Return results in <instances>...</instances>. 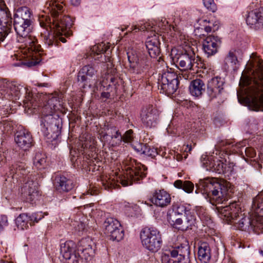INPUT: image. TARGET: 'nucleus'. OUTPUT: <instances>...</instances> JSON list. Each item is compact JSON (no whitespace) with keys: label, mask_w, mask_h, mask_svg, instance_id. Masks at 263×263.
<instances>
[{"label":"nucleus","mask_w":263,"mask_h":263,"mask_svg":"<svg viewBox=\"0 0 263 263\" xmlns=\"http://www.w3.org/2000/svg\"><path fill=\"white\" fill-rule=\"evenodd\" d=\"M219 212L221 217L225 218L236 229L248 232L251 231L258 233L259 231L263 232V229L257 227V217L251 212L249 216H244L236 202H230L229 205L221 207Z\"/></svg>","instance_id":"7ed1b4c3"},{"label":"nucleus","mask_w":263,"mask_h":263,"mask_svg":"<svg viewBox=\"0 0 263 263\" xmlns=\"http://www.w3.org/2000/svg\"><path fill=\"white\" fill-rule=\"evenodd\" d=\"M127 58L129 62V70L131 72L140 74L147 69L149 65L148 60L140 59L133 52H127Z\"/></svg>","instance_id":"a211bd4d"},{"label":"nucleus","mask_w":263,"mask_h":263,"mask_svg":"<svg viewBox=\"0 0 263 263\" xmlns=\"http://www.w3.org/2000/svg\"><path fill=\"white\" fill-rule=\"evenodd\" d=\"M257 165H258V166L259 168H261V165H260V164H257Z\"/></svg>","instance_id":"774afa93"},{"label":"nucleus","mask_w":263,"mask_h":263,"mask_svg":"<svg viewBox=\"0 0 263 263\" xmlns=\"http://www.w3.org/2000/svg\"><path fill=\"white\" fill-rule=\"evenodd\" d=\"M30 96L29 95L28 96V97H26V100H25L26 104H28L29 103V102H28L30 101Z\"/></svg>","instance_id":"6e6d98bb"},{"label":"nucleus","mask_w":263,"mask_h":263,"mask_svg":"<svg viewBox=\"0 0 263 263\" xmlns=\"http://www.w3.org/2000/svg\"><path fill=\"white\" fill-rule=\"evenodd\" d=\"M250 212L257 217V227L263 229V190L253 199Z\"/></svg>","instance_id":"aec40b11"},{"label":"nucleus","mask_w":263,"mask_h":263,"mask_svg":"<svg viewBox=\"0 0 263 263\" xmlns=\"http://www.w3.org/2000/svg\"><path fill=\"white\" fill-rule=\"evenodd\" d=\"M1 263H10L8 261H2Z\"/></svg>","instance_id":"338daca9"},{"label":"nucleus","mask_w":263,"mask_h":263,"mask_svg":"<svg viewBox=\"0 0 263 263\" xmlns=\"http://www.w3.org/2000/svg\"><path fill=\"white\" fill-rule=\"evenodd\" d=\"M59 39L61 40V42H62L63 43H65L66 42V40L65 38L63 37H60L59 38Z\"/></svg>","instance_id":"13d9d810"},{"label":"nucleus","mask_w":263,"mask_h":263,"mask_svg":"<svg viewBox=\"0 0 263 263\" xmlns=\"http://www.w3.org/2000/svg\"><path fill=\"white\" fill-rule=\"evenodd\" d=\"M221 44L220 39L214 35L207 36L203 41L202 48L208 57L213 55L218 52Z\"/></svg>","instance_id":"412c9836"},{"label":"nucleus","mask_w":263,"mask_h":263,"mask_svg":"<svg viewBox=\"0 0 263 263\" xmlns=\"http://www.w3.org/2000/svg\"><path fill=\"white\" fill-rule=\"evenodd\" d=\"M189 18V15L186 11H182L181 14L175 16L173 25H168V22L165 19L159 23L158 26L161 28L162 31H167L169 29L172 32V29L175 32L180 33Z\"/></svg>","instance_id":"2eb2a0df"},{"label":"nucleus","mask_w":263,"mask_h":263,"mask_svg":"<svg viewBox=\"0 0 263 263\" xmlns=\"http://www.w3.org/2000/svg\"><path fill=\"white\" fill-rule=\"evenodd\" d=\"M253 78L242 76L240 84L247 86L245 94L237 92V98L241 104H246L254 111H263V65L262 61L256 59L253 64Z\"/></svg>","instance_id":"f03ea898"},{"label":"nucleus","mask_w":263,"mask_h":263,"mask_svg":"<svg viewBox=\"0 0 263 263\" xmlns=\"http://www.w3.org/2000/svg\"><path fill=\"white\" fill-rule=\"evenodd\" d=\"M8 226V218L5 215L1 216L0 220V232Z\"/></svg>","instance_id":"49530a36"},{"label":"nucleus","mask_w":263,"mask_h":263,"mask_svg":"<svg viewBox=\"0 0 263 263\" xmlns=\"http://www.w3.org/2000/svg\"><path fill=\"white\" fill-rule=\"evenodd\" d=\"M90 194V195H93V194H92V193L91 192H90V193L88 192L87 193L86 195H88V194Z\"/></svg>","instance_id":"0e129e2a"},{"label":"nucleus","mask_w":263,"mask_h":263,"mask_svg":"<svg viewBox=\"0 0 263 263\" xmlns=\"http://www.w3.org/2000/svg\"><path fill=\"white\" fill-rule=\"evenodd\" d=\"M103 138L105 142H108L112 146L119 144L122 141V136L116 128L111 129L108 134H104Z\"/></svg>","instance_id":"c85d7f7f"},{"label":"nucleus","mask_w":263,"mask_h":263,"mask_svg":"<svg viewBox=\"0 0 263 263\" xmlns=\"http://www.w3.org/2000/svg\"><path fill=\"white\" fill-rule=\"evenodd\" d=\"M174 185L177 189H182L187 193H192L194 190V184L190 181L177 180L174 182Z\"/></svg>","instance_id":"f704fd0d"},{"label":"nucleus","mask_w":263,"mask_h":263,"mask_svg":"<svg viewBox=\"0 0 263 263\" xmlns=\"http://www.w3.org/2000/svg\"><path fill=\"white\" fill-rule=\"evenodd\" d=\"M54 184L56 190L60 192H68L74 186L72 181L63 176H57Z\"/></svg>","instance_id":"cd10ccee"},{"label":"nucleus","mask_w":263,"mask_h":263,"mask_svg":"<svg viewBox=\"0 0 263 263\" xmlns=\"http://www.w3.org/2000/svg\"><path fill=\"white\" fill-rule=\"evenodd\" d=\"M55 101L57 102V99L55 98L50 99L44 108V111L47 110L49 108H50L49 113L44 115V118L42 119L41 124L42 127V130L47 136L50 134L49 130L55 128L57 129H58V124L59 123V120L52 116V114L58 109L57 108V105L54 104Z\"/></svg>","instance_id":"9d476101"},{"label":"nucleus","mask_w":263,"mask_h":263,"mask_svg":"<svg viewBox=\"0 0 263 263\" xmlns=\"http://www.w3.org/2000/svg\"><path fill=\"white\" fill-rule=\"evenodd\" d=\"M238 64V61L236 54V50L232 49L230 50L225 57L224 65L226 68L235 70Z\"/></svg>","instance_id":"7c9ffc66"},{"label":"nucleus","mask_w":263,"mask_h":263,"mask_svg":"<svg viewBox=\"0 0 263 263\" xmlns=\"http://www.w3.org/2000/svg\"><path fill=\"white\" fill-rule=\"evenodd\" d=\"M34 21L32 12L27 7L16 9L13 14V25L16 33V41L20 43L19 48L27 57L31 59L26 63L28 67L35 66L41 61L40 46L37 40L31 33Z\"/></svg>","instance_id":"f257e3e1"},{"label":"nucleus","mask_w":263,"mask_h":263,"mask_svg":"<svg viewBox=\"0 0 263 263\" xmlns=\"http://www.w3.org/2000/svg\"><path fill=\"white\" fill-rule=\"evenodd\" d=\"M198 257L204 263H207L211 258V250L209 245L205 242L202 243L198 249Z\"/></svg>","instance_id":"473e14b6"},{"label":"nucleus","mask_w":263,"mask_h":263,"mask_svg":"<svg viewBox=\"0 0 263 263\" xmlns=\"http://www.w3.org/2000/svg\"><path fill=\"white\" fill-rule=\"evenodd\" d=\"M169 254L163 253L162 263H189L190 247L187 245L181 246L173 249Z\"/></svg>","instance_id":"1a4fd4ad"},{"label":"nucleus","mask_w":263,"mask_h":263,"mask_svg":"<svg viewBox=\"0 0 263 263\" xmlns=\"http://www.w3.org/2000/svg\"><path fill=\"white\" fill-rule=\"evenodd\" d=\"M224 164L221 161H217L214 163H211L209 165H206L205 168L207 171H214L218 174L224 173L226 172Z\"/></svg>","instance_id":"4c0bfd02"},{"label":"nucleus","mask_w":263,"mask_h":263,"mask_svg":"<svg viewBox=\"0 0 263 263\" xmlns=\"http://www.w3.org/2000/svg\"><path fill=\"white\" fill-rule=\"evenodd\" d=\"M30 221L29 216L27 214H21L15 219L16 224L18 229L24 230L28 227V222Z\"/></svg>","instance_id":"e433bc0d"},{"label":"nucleus","mask_w":263,"mask_h":263,"mask_svg":"<svg viewBox=\"0 0 263 263\" xmlns=\"http://www.w3.org/2000/svg\"><path fill=\"white\" fill-rule=\"evenodd\" d=\"M110 48V45L107 44L106 45L104 43H101V44L96 45L94 46L92 48V51L95 52L97 55L99 54L106 53L107 54H109V49Z\"/></svg>","instance_id":"ea45409f"},{"label":"nucleus","mask_w":263,"mask_h":263,"mask_svg":"<svg viewBox=\"0 0 263 263\" xmlns=\"http://www.w3.org/2000/svg\"><path fill=\"white\" fill-rule=\"evenodd\" d=\"M15 141L21 148L26 151L31 146L32 137L27 129L21 127L16 133Z\"/></svg>","instance_id":"4be33fe9"},{"label":"nucleus","mask_w":263,"mask_h":263,"mask_svg":"<svg viewBox=\"0 0 263 263\" xmlns=\"http://www.w3.org/2000/svg\"><path fill=\"white\" fill-rule=\"evenodd\" d=\"M47 24H48V25L49 26V27L50 28L51 30H52L53 31H54V33H55L56 35H57V32L55 31V29L52 28L50 26H52V23H49V22H47Z\"/></svg>","instance_id":"864d4df0"},{"label":"nucleus","mask_w":263,"mask_h":263,"mask_svg":"<svg viewBox=\"0 0 263 263\" xmlns=\"http://www.w3.org/2000/svg\"><path fill=\"white\" fill-rule=\"evenodd\" d=\"M186 147H187V148H189V151H189V152H190V151H191V149H192V148H191V146H189V145H186Z\"/></svg>","instance_id":"bf43d9fd"},{"label":"nucleus","mask_w":263,"mask_h":263,"mask_svg":"<svg viewBox=\"0 0 263 263\" xmlns=\"http://www.w3.org/2000/svg\"><path fill=\"white\" fill-rule=\"evenodd\" d=\"M159 113L157 109L152 105L144 107L141 114V121L147 127H155L158 122Z\"/></svg>","instance_id":"f3484780"},{"label":"nucleus","mask_w":263,"mask_h":263,"mask_svg":"<svg viewBox=\"0 0 263 263\" xmlns=\"http://www.w3.org/2000/svg\"><path fill=\"white\" fill-rule=\"evenodd\" d=\"M223 80L218 77L211 79L208 83V93L212 98L218 97L223 90Z\"/></svg>","instance_id":"393cba45"},{"label":"nucleus","mask_w":263,"mask_h":263,"mask_svg":"<svg viewBox=\"0 0 263 263\" xmlns=\"http://www.w3.org/2000/svg\"><path fill=\"white\" fill-rule=\"evenodd\" d=\"M232 151L237 153H240L246 161H248V158H253L256 156V152L253 148H244L242 147L240 143L236 144Z\"/></svg>","instance_id":"2f4dec72"},{"label":"nucleus","mask_w":263,"mask_h":263,"mask_svg":"<svg viewBox=\"0 0 263 263\" xmlns=\"http://www.w3.org/2000/svg\"><path fill=\"white\" fill-rule=\"evenodd\" d=\"M167 219L168 222L172 226L179 228L183 224V218L178 214H176L173 210H168L167 213Z\"/></svg>","instance_id":"72a5a7b5"},{"label":"nucleus","mask_w":263,"mask_h":263,"mask_svg":"<svg viewBox=\"0 0 263 263\" xmlns=\"http://www.w3.org/2000/svg\"><path fill=\"white\" fill-rule=\"evenodd\" d=\"M126 173L123 176L115 177L109 176L103 177L102 183L105 189L114 187L116 182L120 183L123 186H127L133 184V181L139 179L144 176V174L138 170L135 160L131 158H127L123 161Z\"/></svg>","instance_id":"423d86ee"},{"label":"nucleus","mask_w":263,"mask_h":263,"mask_svg":"<svg viewBox=\"0 0 263 263\" xmlns=\"http://www.w3.org/2000/svg\"><path fill=\"white\" fill-rule=\"evenodd\" d=\"M170 210H173L176 214H178L181 217H184L186 213L189 210H186V208L182 204L173 205Z\"/></svg>","instance_id":"a19ab883"},{"label":"nucleus","mask_w":263,"mask_h":263,"mask_svg":"<svg viewBox=\"0 0 263 263\" xmlns=\"http://www.w3.org/2000/svg\"><path fill=\"white\" fill-rule=\"evenodd\" d=\"M122 140L125 142H132L134 138L133 130L129 129L126 131L122 136Z\"/></svg>","instance_id":"c03bdc74"},{"label":"nucleus","mask_w":263,"mask_h":263,"mask_svg":"<svg viewBox=\"0 0 263 263\" xmlns=\"http://www.w3.org/2000/svg\"><path fill=\"white\" fill-rule=\"evenodd\" d=\"M138 146H140L141 147V148L140 149V148H138L136 149V150L140 153L141 154H146V155H148V152L147 151V149H148V148H147L145 145H144L143 146V147L142 146V145H139Z\"/></svg>","instance_id":"09e8293b"},{"label":"nucleus","mask_w":263,"mask_h":263,"mask_svg":"<svg viewBox=\"0 0 263 263\" xmlns=\"http://www.w3.org/2000/svg\"><path fill=\"white\" fill-rule=\"evenodd\" d=\"M198 22H199V24L200 25H201L202 23H204V24H206L208 23L207 21L206 20L201 19V20H199L198 21ZM208 23L209 24L210 22H208ZM203 26L204 27V30L207 33H209V32H211L212 31H215V30L217 29V27L216 28L215 26H214L213 28H212L210 25H203Z\"/></svg>","instance_id":"a18cd8bd"},{"label":"nucleus","mask_w":263,"mask_h":263,"mask_svg":"<svg viewBox=\"0 0 263 263\" xmlns=\"http://www.w3.org/2000/svg\"><path fill=\"white\" fill-rule=\"evenodd\" d=\"M180 70L187 71L189 70H194L195 68L199 67V64H201L198 57H195L193 51L184 50V53L178 55L176 61Z\"/></svg>","instance_id":"ddd939ff"},{"label":"nucleus","mask_w":263,"mask_h":263,"mask_svg":"<svg viewBox=\"0 0 263 263\" xmlns=\"http://www.w3.org/2000/svg\"><path fill=\"white\" fill-rule=\"evenodd\" d=\"M195 222V218L194 216L191 213L190 211H189L186 213L185 217H183V223L182 224L181 227H179V228H181L182 230L186 229L194 225Z\"/></svg>","instance_id":"58836bf2"},{"label":"nucleus","mask_w":263,"mask_h":263,"mask_svg":"<svg viewBox=\"0 0 263 263\" xmlns=\"http://www.w3.org/2000/svg\"><path fill=\"white\" fill-rule=\"evenodd\" d=\"M20 170H21L20 168H17V169H16V173H18V172L20 171Z\"/></svg>","instance_id":"69168bd1"},{"label":"nucleus","mask_w":263,"mask_h":263,"mask_svg":"<svg viewBox=\"0 0 263 263\" xmlns=\"http://www.w3.org/2000/svg\"><path fill=\"white\" fill-rule=\"evenodd\" d=\"M205 162H203V164L205 165V164L208 163V161H210V160L208 159V160H205Z\"/></svg>","instance_id":"e2e57ef3"},{"label":"nucleus","mask_w":263,"mask_h":263,"mask_svg":"<svg viewBox=\"0 0 263 263\" xmlns=\"http://www.w3.org/2000/svg\"><path fill=\"white\" fill-rule=\"evenodd\" d=\"M96 72L91 65L83 66L78 74L77 80L79 85L82 84V87L84 88L97 86Z\"/></svg>","instance_id":"4468645a"},{"label":"nucleus","mask_w":263,"mask_h":263,"mask_svg":"<svg viewBox=\"0 0 263 263\" xmlns=\"http://www.w3.org/2000/svg\"><path fill=\"white\" fill-rule=\"evenodd\" d=\"M93 241L89 238L82 239L79 242L78 255L76 253L75 245L73 241H66L61 245L60 253L65 263H78L79 258L86 260H90L95 254L92 248Z\"/></svg>","instance_id":"20e7f679"},{"label":"nucleus","mask_w":263,"mask_h":263,"mask_svg":"<svg viewBox=\"0 0 263 263\" xmlns=\"http://www.w3.org/2000/svg\"><path fill=\"white\" fill-rule=\"evenodd\" d=\"M204 6L209 10L215 12L216 10V4L214 0H202Z\"/></svg>","instance_id":"37998d69"},{"label":"nucleus","mask_w":263,"mask_h":263,"mask_svg":"<svg viewBox=\"0 0 263 263\" xmlns=\"http://www.w3.org/2000/svg\"><path fill=\"white\" fill-rule=\"evenodd\" d=\"M183 77L185 79H189V77H190V74H187V73H185L184 74H182Z\"/></svg>","instance_id":"5fc2aeb1"},{"label":"nucleus","mask_w":263,"mask_h":263,"mask_svg":"<svg viewBox=\"0 0 263 263\" xmlns=\"http://www.w3.org/2000/svg\"><path fill=\"white\" fill-rule=\"evenodd\" d=\"M34 166L39 170L44 168L46 166V157L44 154L36 153L33 159Z\"/></svg>","instance_id":"c9c22d12"},{"label":"nucleus","mask_w":263,"mask_h":263,"mask_svg":"<svg viewBox=\"0 0 263 263\" xmlns=\"http://www.w3.org/2000/svg\"><path fill=\"white\" fill-rule=\"evenodd\" d=\"M160 36L158 34L153 33V35L148 36L145 42V46L151 58H155L160 53Z\"/></svg>","instance_id":"b1692460"},{"label":"nucleus","mask_w":263,"mask_h":263,"mask_svg":"<svg viewBox=\"0 0 263 263\" xmlns=\"http://www.w3.org/2000/svg\"><path fill=\"white\" fill-rule=\"evenodd\" d=\"M103 228L104 233L113 241H119L124 237V230L120 222L116 218H107L103 223Z\"/></svg>","instance_id":"f8f14e48"},{"label":"nucleus","mask_w":263,"mask_h":263,"mask_svg":"<svg viewBox=\"0 0 263 263\" xmlns=\"http://www.w3.org/2000/svg\"><path fill=\"white\" fill-rule=\"evenodd\" d=\"M142 246L152 252H157L161 248L162 239L160 232L154 228L146 227L140 232Z\"/></svg>","instance_id":"6e6552de"},{"label":"nucleus","mask_w":263,"mask_h":263,"mask_svg":"<svg viewBox=\"0 0 263 263\" xmlns=\"http://www.w3.org/2000/svg\"><path fill=\"white\" fill-rule=\"evenodd\" d=\"M110 93L108 92H103L101 93V97L103 98L107 99L110 97Z\"/></svg>","instance_id":"603ef678"},{"label":"nucleus","mask_w":263,"mask_h":263,"mask_svg":"<svg viewBox=\"0 0 263 263\" xmlns=\"http://www.w3.org/2000/svg\"><path fill=\"white\" fill-rule=\"evenodd\" d=\"M259 252L263 256V247L260 250Z\"/></svg>","instance_id":"052dcab7"},{"label":"nucleus","mask_w":263,"mask_h":263,"mask_svg":"<svg viewBox=\"0 0 263 263\" xmlns=\"http://www.w3.org/2000/svg\"><path fill=\"white\" fill-rule=\"evenodd\" d=\"M54 40V35L53 33H50L47 31L45 33L44 36V41L45 44L49 47L53 45Z\"/></svg>","instance_id":"79ce46f5"},{"label":"nucleus","mask_w":263,"mask_h":263,"mask_svg":"<svg viewBox=\"0 0 263 263\" xmlns=\"http://www.w3.org/2000/svg\"><path fill=\"white\" fill-rule=\"evenodd\" d=\"M85 229V224L81 222L80 224H78L77 227H76V229L79 232L83 231Z\"/></svg>","instance_id":"8fccbe9b"},{"label":"nucleus","mask_w":263,"mask_h":263,"mask_svg":"<svg viewBox=\"0 0 263 263\" xmlns=\"http://www.w3.org/2000/svg\"><path fill=\"white\" fill-rule=\"evenodd\" d=\"M158 88L163 93L170 95L176 92L179 81L176 73L172 71H164L158 79Z\"/></svg>","instance_id":"9b49d317"},{"label":"nucleus","mask_w":263,"mask_h":263,"mask_svg":"<svg viewBox=\"0 0 263 263\" xmlns=\"http://www.w3.org/2000/svg\"><path fill=\"white\" fill-rule=\"evenodd\" d=\"M30 221H32L33 222H37L40 220H41L43 216L42 214V213H33L31 216H29Z\"/></svg>","instance_id":"de8ad7c7"},{"label":"nucleus","mask_w":263,"mask_h":263,"mask_svg":"<svg viewBox=\"0 0 263 263\" xmlns=\"http://www.w3.org/2000/svg\"><path fill=\"white\" fill-rule=\"evenodd\" d=\"M21 192L26 199L30 201H33L37 199L39 195L36 183L32 180H29L25 183L21 189Z\"/></svg>","instance_id":"bb28decb"},{"label":"nucleus","mask_w":263,"mask_h":263,"mask_svg":"<svg viewBox=\"0 0 263 263\" xmlns=\"http://www.w3.org/2000/svg\"><path fill=\"white\" fill-rule=\"evenodd\" d=\"M80 0H70L71 4L73 6H78L80 4Z\"/></svg>","instance_id":"3c124183"},{"label":"nucleus","mask_w":263,"mask_h":263,"mask_svg":"<svg viewBox=\"0 0 263 263\" xmlns=\"http://www.w3.org/2000/svg\"><path fill=\"white\" fill-rule=\"evenodd\" d=\"M0 91L2 93L11 96L15 99H18L23 92H26V88L21 84L6 79L0 80Z\"/></svg>","instance_id":"dca6fc26"},{"label":"nucleus","mask_w":263,"mask_h":263,"mask_svg":"<svg viewBox=\"0 0 263 263\" xmlns=\"http://www.w3.org/2000/svg\"><path fill=\"white\" fill-rule=\"evenodd\" d=\"M49 6L52 16V25L50 27L55 29L57 35H71L72 33L70 28L72 25V21L70 17L64 16L60 13L63 9L62 5L56 2H52L49 4Z\"/></svg>","instance_id":"0eeeda50"},{"label":"nucleus","mask_w":263,"mask_h":263,"mask_svg":"<svg viewBox=\"0 0 263 263\" xmlns=\"http://www.w3.org/2000/svg\"><path fill=\"white\" fill-rule=\"evenodd\" d=\"M246 22L251 28L259 29L263 28V8L250 12L246 18Z\"/></svg>","instance_id":"5701e85b"},{"label":"nucleus","mask_w":263,"mask_h":263,"mask_svg":"<svg viewBox=\"0 0 263 263\" xmlns=\"http://www.w3.org/2000/svg\"><path fill=\"white\" fill-rule=\"evenodd\" d=\"M197 185L212 204L223 203L228 200L229 184L223 181L208 178L200 180Z\"/></svg>","instance_id":"39448f33"},{"label":"nucleus","mask_w":263,"mask_h":263,"mask_svg":"<svg viewBox=\"0 0 263 263\" xmlns=\"http://www.w3.org/2000/svg\"><path fill=\"white\" fill-rule=\"evenodd\" d=\"M40 25L43 27H45V26L46 25L44 24V23H42L41 22L40 23Z\"/></svg>","instance_id":"680f3d73"},{"label":"nucleus","mask_w":263,"mask_h":263,"mask_svg":"<svg viewBox=\"0 0 263 263\" xmlns=\"http://www.w3.org/2000/svg\"><path fill=\"white\" fill-rule=\"evenodd\" d=\"M189 89L192 96H200L205 90L204 83L200 79L194 80L191 82Z\"/></svg>","instance_id":"c756f323"},{"label":"nucleus","mask_w":263,"mask_h":263,"mask_svg":"<svg viewBox=\"0 0 263 263\" xmlns=\"http://www.w3.org/2000/svg\"><path fill=\"white\" fill-rule=\"evenodd\" d=\"M10 23L11 17L9 12L7 9L0 7V42H3L10 32Z\"/></svg>","instance_id":"6ab92c4d"},{"label":"nucleus","mask_w":263,"mask_h":263,"mask_svg":"<svg viewBox=\"0 0 263 263\" xmlns=\"http://www.w3.org/2000/svg\"><path fill=\"white\" fill-rule=\"evenodd\" d=\"M134 30H140V28L138 26L135 25L134 27H133L132 29V30L130 31H133Z\"/></svg>","instance_id":"4d7b16f0"},{"label":"nucleus","mask_w":263,"mask_h":263,"mask_svg":"<svg viewBox=\"0 0 263 263\" xmlns=\"http://www.w3.org/2000/svg\"><path fill=\"white\" fill-rule=\"evenodd\" d=\"M171 201V195L164 190H156L152 198V201L155 205L161 208L169 205Z\"/></svg>","instance_id":"a878e982"}]
</instances>
